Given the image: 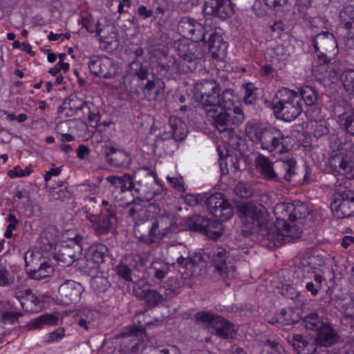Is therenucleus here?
<instances>
[{
  "instance_id": "nucleus-1",
  "label": "nucleus",
  "mask_w": 354,
  "mask_h": 354,
  "mask_svg": "<svg viewBox=\"0 0 354 354\" xmlns=\"http://www.w3.org/2000/svg\"><path fill=\"white\" fill-rule=\"evenodd\" d=\"M237 212L243 235H252L263 246L273 249L300 237L311 209L299 201L277 203L273 207L275 223H268L261 209L250 202L238 204Z\"/></svg>"
},
{
  "instance_id": "nucleus-2",
  "label": "nucleus",
  "mask_w": 354,
  "mask_h": 354,
  "mask_svg": "<svg viewBox=\"0 0 354 354\" xmlns=\"http://www.w3.org/2000/svg\"><path fill=\"white\" fill-rule=\"evenodd\" d=\"M123 84L127 90L138 91L140 89L149 100L157 96L164 82L149 71L147 65L138 59L132 61L127 66L123 77Z\"/></svg>"
},
{
  "instance_id": "nucleus-3",
  "label": "nucleus",
  "mask_w": 354,
  "mask_h": 354,
  "mask_svg": "<svg viewBox=\"0 0 354 354\" xmlns=\"http://www.w3.org/2000/svg\"><path fill=\"white\" fill-rule=\"evenodd\" d=\"M167 257L171 261V265L177 268L184 279L199 277L205 273L206 263L201 253L190 255L187 246L178 243L169 245L167 248Z\"/></svg>"
},
{
  "instance_id": "nucleus-4",
  "label": "nucleus",
  "mask_w": 354,
  "mask_h": 354,
  "mask_svg": "<svg viewBox=\"0 0 354 354\" xmlns=\"http://www.w3.org/2000/svg\"><path fill=\"white\" fill-rule=\"evenodd\" d=\"M245 131L250 140L253 143L259 145L263 149L270 152L277 151L280 153L288 151L284 143L288 138L285 137L282 132L274 127L250 121L246 124Z\"/></svg>"
},
{
  "instance_id": "nucleus-5",
  "label": "nucleus",
  "mask_w": 354,
  "mask_h": 354,
  "mask_svg": "<svg viewBox=\"0 0 354 354\" xmlns=\"http://www.w3.org/2000/svg\"><path fill=\"white\" fill-rule=\"evenodd\" d=\"M205 205L208 211L218 220L209 219V223L205 227L204 234L208 238L216 240L221 237L223 232L222 222L230 219L234 214L232 204L221 193L210 195L205 201Z\"/></svg>"
},
{
  "instance_id": "nucleus-6",
  "label": "nucleus",
  "mask_w": 354,
  "mask_h": 354,
  "mask_svg": "<svg viewBox=\"0 0 354 354\" xmlns=\"http://www.w3.org/2000/svg\"><path fill=\"white\" fill-rule=\"evenodd\" d=\"M235 96L227 91L223 97L224 104L216 111L208 113L214 127L221 132L232 133L245 120L244 113L239 106L234 107Z\"/></svg>"
},
{
  "instance_id": "nucleus-7",
  "label": "nucleus",
  "mask_w": 354,
  "mask_h": 354,
  "mask_svg": "<svg viewBox=\"0 0 354 354\" xmlns=\"http://www.w3.org/2000/svg\"><path fill=\"white\" fill-rule=\"evenodd\" d=\"M227 91H231L234 95L232 89L228 88L221 91L220 84L212 79L196 82L194 88L196 100L207 113L216 111L224 104L223 97Z\"/></svg>"
},
{
  "instance_id": "nucleus-8",
  "label": "nucleus",
  "mask_w": 354,
  "mask_h": 354,
  "mask_svg": "<svg viewBox=\"0 0 354 354\" xmlns=\"http://www.w3.org/2000/svg\"><path fill=\"white\" fill-rule=\"evenodd\" d=\"M179 59L171 57L167 63L159 62L158 66L161 71L176 70L178 73H186L194 71L201 64L203 58L201 48L194 44L186 46L179 45L178 47Z\"/></svg>"
},
{
  "instance_id": "nucleus-9",
  "label": "nucleus",
  "mask_w": 354,
  "mask_h": 354,
  "mask_svg": "<svg viewBox=\"0 0 354 354\" xmlns=\"http://www.w3.org/2000/svg\"><path fill=\"white\" fill-rule=\"evenodd\" d=\"M272 109L278 119L290 122L302 112V104L298 93L287 88H281L272 99Z\"/></svg>"
},
{
  "instance_id": "nucleus-10",
  "label": "nucleus",
  "mask_w": 354,
  "mask_h": 354,
  "mask_svg": "<svg viewBox=\"0 0 354 354\" xmlns=\"http://www.w3.org/2000/svg\"><path fill=\"white\" fill-rule=\"evenodd\" d=\"M135 192L138 201L150 202L162 198L164 189L158 183L156 172L148 167H142L135 172Z\"/></svg>"
},
{
  "instance_id": "nucleus-11",
  "label": "nucleus",
  "mask_w": 354,
  "mask_h": 354,
  "mask_svg": "<svg viewBox=\"0 0 354 354\" xmlns=\"http://www.w3.org/2000/svg\"><path fill=\"white\" fill-rule=\"evenodd\" d=\"M197 323L212 328V333L225 339H232L236 331L234 326L221 315L209 311H200L195 315Z\"/></svg>"
},
{
  "instance_id": "nucleus-12",
  "label": "nucleus",
  "mask_w": 354,
  "mask_h": 354,
  "mask_svg": "<svg viewBox=\"0 0 354 354\" xmlns=\"http://www.w3.org/2000/svg\"><path fill=\"white\" fill-rule=\"evenodd\" d=\"M84 249V238L77 234L68 241L62 243L54 254V259L62 266H71L81 257Z\"/></svg>"
},
{
  "instance_id": "nucleus-13",
  "label": "nucleus",
  "mask_w": 354,
  "mask_h": 354,
  "mask_svg": "<svg viewBox=\"0 0 354 354\" xmlns=\"http://www.w3.org/2000/svg\"><path fill=\"white\" fill-rule=\"evenodd\" d=\"M312 46L321 63V69H325L329 56H334L338 53L337 41L334 35L328 31L317 34L312 41Z\"/></svg>"
},
{
  "instance_id": "nucleus-14",
  "label": "nucleus",
  "mask_w": 354,
  "mask_h": 354,
  "mask_svg": "<svg viewBox=\"0 0 354 354\" xmlns=\"http://www.w3.org/2000/svg\"><path fill=\"white\" fill-rule=\"evenodd\" d=\"M334 215L338 218L354 216V191L340 187L333 196L330 205Z\"/></svg>"
},
{
  "instance_id": "nucleus-15",
  "label": "nucleus",
  "mask_w": 354,
  "mask_h": 354,
  "mask_svg": "<svg viewBox=\"0 0 354 354\" xmlns=\"http://www.w3.org/2000/svg\"><path fill=\"white\" fill-rule=\"evenodd\" d=\"M145 330L143 327H133L124 333V335L129 338L128 341L133 344L130 346L132 353H137L145 350L146 354H171L169 348L153 346L152 345L147 346L143 339Z\"/></svg>"
},
{
  "instance_id": "nucleus-16",
  "label": "nucleus",
  "mask_w": 354,
  "mask_h": 354,
  "mask_svg": "<svg viewBox=\"0 0 354 354\" xmlns=\"http://www.w3.org/2000/svg\"><path fill=\"white\" fill-rule=\"evenodd\" d=\"M88 64L91 73L104 79L113 78L119 69L113 59L108 57H93Z\"/></svg>"
},
{
  "instance_id": "nucleus-17",
  "label": "nucleus",
  "mask_w": 354,
  "mask_h": 354,
  "mask_svg": "<svg viewBox=\"0 0 354 354\" xmlns=\"http://www.w3.org/2000/svg\"><path fill=\"white\" fill-rule=\"evenodd\" d=\"M205 15H212L222 20L231 17L234 13V5L230 0H208L204 3Z\"/></svg>"
},
{
  "instance_id": "nucleus-18",
  "label": "nucleus",
  "mask_w": 354,
  "mask_h": 354,
  "mask_svg": "<svg viewBox=\"0 0 354 354\" xmlns=\"http://www.w3.org/2000/svg\"><path fill=\"white\" fill-rule=\"evenodd\" d=\"M102 153L106 162L111 167H127L131 163V156L127 151L105 144L102 147Z\"/></svg>"
},
{
  "instance_id": "nucleus-19",
  "label": "nucleus",
  "mask_w": 354,
  "mask_h": 354,
  "mask_svg": "<svg viewBox=\"0 0 354 354\" xmlns=\"http://www.w3.org/2000/svg\"><path fill=\"white\" fill-rule=\"evenodd\" d=\"M82 285L73 280H66L58 288L57 299L65 305L77 302L83 292Z\"/></svg>"
},
{
  "instance_id": "nucleus-20",
  "label": "nucleus",
  "mask_w": 354,
  "mask_h": 354,
  "mask_svg": "<svg viewBox=\"0 0 354 354\" xmlns=\"http://www.w3.org/2000/svg\"><path fill=\"white\" fill-rule=\"evenodd\" d=\"M133 232L135 236L141 242L146 244H153L156 242L157 234L155 233L153 218H140L136 221Z\"/></svg>"
},
{
  "instance_id": "nucleus-21",
  "label": "nucleus",
  "mask_w": 354,
  "mask_h": 354,
  "mask_svg": "<svg viewBox=\"0 0 354 354\" xmlns=\"http://www.w3.org/2000/svg\"><path fill=\"white\" fill-rule=\"evenodd\" d=\"M178 32L184 37L190 38L191 39L198 41H205L207 34L203 32V28L199 23L194 19L189 17H183L178 26Z\"/></svg>"
},
{
  "instance_id": "nucleus-22",
  "label": "nucleus",
  "mask_w": 354,
  "mask_h": 354,
  "mask_svg": "<svg viewBox=\"0 0 354 354\" xmlns=\"http://www.w3.org/2000/svg\"><path fill=\"white\" fill-rule=\"evenodd\" d=\"M133 293L137 298L145 301L149 307H156L167 299L165 295L157 290L150 288L148 286H141L138 284L133 288Z\"/></svg>"
},
{
  "instance_id": "nucleus-23",
  "label": "nucleus",
  "mask_w": 354,
  "mask_h": 354,
  "mask_svg": "<svg viewBox=\"0 0 354 354\" xmlns=\"http://www.w3.org/2000/svg\"><path fill=\"white\" fill-rule=\"evenodd\" d=\"M208 52L216 60H223L227 55L228 44L224 41L222 35L214 32L209 35L207 41Z\"/></svg>"
},
{
  "instance_id": "nucleus-24",
  "label": "nucleus",
  "mask_w": 354,
  "mask_h": 354,
  "mask_svg": "<svg viewBox=\"0 0 354 354\" xmlns=\"http://www.w3.org/2000/svg\"><path fill=\"white\" fill-rule=\"evenodd\" d=\"M229 252L222 247H217L208 253V258L212 266L222 276H225L232 269L233 266L229 267L227 259L229 258Z\"/></svg>"
},
{
  "instance_id": "nucleus-25",
  "label": "nucleus",
  "mask_w": 354,
  "mask_h": 354,
  "mask_svg": "<svg viewBox=\"0 0 354 354\" xmlns=\"http://www.w3.org/2000/svg\"><path fill=\"white\" fill-rule=\"evenodd\" d=\"M296 165V160L293 158L286 157L276 161L277 182H281L283 180L287 182L292 181L297 174Z\"/></svg>"
},
{
  "instance_id": "nucleus-26",
  "label": "nucleus",
  "mask_w": 354,
  "mask_h": 354,
  "mask_svg": "<svg viewBox=\"0 0 354 354\" xmlns=\"http://www.w3.org/2000/svg\"><path fill=\"white\" fill-rule=\"evenodd\" d=\"M288 342L298 354H313L315 348L312 338L300 334L289 335Z\"/></svg>"
},
{
  "instance_id": "nucleus-27",
  "label": "nucleus",
  "mask_w": 354,
  "mask_h": 354,
  "mask_svg": "<svg viewBox=\"0 0 354 354\" xmlns=\"http://www.w3.org/2000/svg\"><path fill=\"white\" fill-rule=\"evenodd\" d=\"M115 222L116 216L115 211L111 207L106 208L104 211L100 214V217L97 224H94V231L98 236L106 234L111 230Z\"/></svg>"
},
{
  "instance_id": "nucleus-28",
  "label": "nucleus",
  "mask_w": 354,
  "mask_h": 354,
  "mask_svg": "<svg viewBox=\"0 0 354 354\" xmlns=\"http://www.w3.org/2000/svg\"><path fill=\"white\" fill-rule=\"evenodd\" d=\"M255 163L265 180L277 182L276 162H272L268 157L259 154L255 160Z\"/></svg>"
},
{
  "instance_id": "nucleus-29",
  "label": "nucleus",
  "mask_w": 354,
  "mask_h": 354,
  "mask_svg": "<svg viewBox=\"0 0 354 354\" xmlns=\"http://www.w3.org/2000/svg\"><path fill=\"white\" fill-rule=\"evenodd\" d=\"M109 248L104 244H93L86 250L85 259L88 263L97 266L109 257Z\"/></svg>"
},
{
  "instance_id": "nucleus-30",
  "label": "nucleus",
  "mask_w": 354,
  "mask_h": 354,
  "mask_svg": "<svg viewBox=\"0 0 354 354\" xmlns=\"http://www.w3.org/2000/svg\"><path fill=\"white\" fill-rule=\"evenodd\" d=\"M218 151L219 152L220 167L223 173L225 170L228 171L229 169H231L234 174L241 170V163L244 162V158L241 155L239 156L236 154H228L224 160L219 149H218Z\"/></svg>"
},
{
  "instance_id": "nucleus-31",
  "label": "nucleus",
  "mask_w": 354,
  "mask_h": 354,
  "mask_svg": "<svg viewBox=\"0 0 354 354\" xmlns=\"http://www.w3.org/2000/svg\"><path fill=\"white\" fill-rule=\"evenodd\" d=\"M315 342L322 346H330L337 342V335L330 326L324 324L317 331Z\"/></svg>"
},
{
  "instance_id": "nucleus-32",
  "label": "nucleus",
  "mask_w": 354,
  "mask_h": 354,
  "mask_svg": "<svg viewBox=\"0 0 354 354\" xmlns=\"http://www.w3.org/2000/svg\"><path fill=\"white\" fill-rule=\"evenodd\" d=\"M54 272L53 266L45 258L36 267L27 273L28 277L35 280H41L50 277Z\"/></svg>"
},
{
  "instance_id": "nucleus-33",
  "label": "nucleus",
  "mask_w": 354,
  "mask_h": 354,
  "mask_svg": "<svg viewBox=\"0 0 354 354\" xmlns=\"http://www.w3.org/2000/svg\"><path fill=\"white\" fill-rule=\"evenodd\" d=\"M154 231L157 234L156 242L160 241L166 236L171 230L172 221L168 216H162L156 218H152Z\"/></svg>"
},
{
  "instance_id": "nucleus-34",
  "label": "nucleus",
  "mask_w": 354,
  "mask_h": 354,
  "mask_svg": "<svg viewBox=\"0 0 354 354\" xmlns=\"http://www.w3.org/2000/svg\"><path fill=\"white\" fill-rule=\"evenodd\" d=\"M169 124L172 138L175 142H180L186 138L188 133L187 124L179 118L171 117L169 120Z\"/></svg>"
},
{
  "instance_id": "nucleus-35",
  "label": "nucleus",
  "mask_w": 354,
  "mask_h": 354,
  "mask_svg": "<svg viewBox=\"0 0 354 354\" xmlns=\"http://www.w3.org/2000/svg\"><path fill=\"white\" fill-rule=\"evenodd\" d=\"M89 103L88 101L80 99L77 95H71L64 101L62 107L80 116L85 109H88Z\"/></svg>"
},
{
  "instance_id": "nucleus-36",
  "label": "nucleus",
  "mask_w": 354,
  "mask_h": 354,
  "mask_svg": "<svg viewBox=\"0 0 354 354\" xmlns=\"http://www.w3.org/2000/svg\"><path fill=\"white\" fill-rule=\"evenodd\" d=\"M183 279V278L181 277ZM187 279L183 281L180 280L177 277H171L167 279L164 285L160 287V290H165V296L167 299L171 298L179 292L180 288L184 285H189L186 281Z\"/></svg>"
},
{
  "instance_id": "nucleus-37",
  "label": "nucleus",
  "mask_w": 354,
  "mask_h": 354,
  "mask_svg": "<svg viewBox=\"0 0 354 354\" xmlns=\"http://www.w3.org/2000/svg\"><path fill=\"white\" fill-rule=\"evenodd\" d=\"M121 185L120 186L118 194L114 196V201L116 203L122 202L124 197L122 194L127 191L136 190L135 185V174L131 176L130 174H124L122 176Z\"/></svg>"
},
{
  "instance_id": "nucleus-38",
  "label": "nucleus",
  "mask_w": 354,
  "mask_h": 354,
  "mask_svg": "<svg viewBox=\"0 0 354 354\" xmlns=\"http://www.w3.org/2000/svg\"><path fill=\"white\" fill-rule=\"evenodd\" d=\"M153 19L160 26H163L167 21L166 12L169 10V6L165 0H156L153 3Z\"/></svg>"
},
{
  "instance_id": "nucleus-39",
  "label": "nucleus",
  "mask_w": 354,
  "mask_h": 354,
  "mask_svg": "<svg viewBox=\"0 0 354 354\" xmlns=\"http://www.w3.org/2000/svg\"><path fill=\"white\" fill-rule=\"evenodd\" d=\"M58 322L57 317L50 314H44L36 319H32L28 324L29 330H36L41 328L44 325H56Z\"/></svg>"
},
{
  "instance_id": "nucleus-40",
  "label": "nucleus",
  "mask_w": 354,
  "mask_h": 354,
  "mask_svg": "<svg viewBox=\"0 0 354 354\" xmlns=\"http://www.w3.org/2000/svg\"><path fill=\"white\" fill-rule=\"evenodd\" d=\"M293 316H295V314L291 308L282 309L279 313L272 317V323L282 326H290L297 322V319Z\"/></svg>"
},
{
  "instance_id": "nucleus-41",
  "label": "nucleus",
  "mask_w": 354,
  "mask_h": 354,
  "mask_svg": "<svg viewBox=\"0 0 354 354\" xmlns=\"http://www.w3.org/2000/svg\"><path fill=\"white\" fill-rule=\"evenodd\" d=\"M149 272L155 278L161 280L165 277L169 271L167 263L160 259L153 261L149 268Z\"/></svg>"
},
{
  "instance_id": "nucleus-42",
  "label": "nucleus",
  "mask_w": 354,
  "mask_h": 354,
  "mask_svg": "<svg viewBox=\"0 0 354 354\" xmlns=\"http://www.w3.org/2000/svg\"><path fill=\"white\" fill-rule=\"evenodd\" d=\"M46 257H44L41 252L28 250L24 255L26 271L28 273L31 271L35 267L42 261Z\"/></svg>"
},
{
  "instance_id": "nucleus-43",
  "label": "nucleus",
  "mask_w": 354,
  "mask_h": 354,
  "mask_svg": "<svg viewBox=\"0 0 354 354\" xmlns=\"http://www.w3.org/2000/svg\"><path fill=\"white\" fill-rule=\"evenodd\" d=\"M302 325L308 330L317 331L321 327H323L324 323L317 313H310L304 317Z\"/></svg>"
},
{
  "instance_id": "nucleus-44",
  "label": "nucleus",
  "mask_w": 354,
  "mask_h": 354,
  "mask_svg": "<svg viewBox=\"0 0 354 354\" xmlns=\"http://www.w3.org/2000/svg\"><path fill=\"white\" fill-rule=\"evenodd\" d=\"M208 223L209 219L200 215H193L187 221V227L191 230L199 232L203 234Z\"/></svg>"
},
{
  "instance_id": "nucleus-45",
  "label": "nucleus",
  "mask_w": 354,
  "mask_h": 354,
  "mask_svg": "<svg viewBox=\"0 0 354 354\" xmlns=\"http://www.w3.org/2000/svg\"><path fill=\"white\" fill-rule=\"evenodd\" d=\"M298 96L307 106H314L317 100V95L315 90L310 86H304L299 90Z\"/></svg>"
},
{
  "instance_id": "nucleus-46",
  "label": "nucleus",
  "mask_w": 354,
  "mask_h": 354,
  "mask_svg": "<svg viewBox=\"0 0 354 354\" xmlns=\"http://www.w3.org/2000/svg\"><path fill=\"white\" fill-rule=\"evenodd\" d=\"M50 195L55 200L64 201L71 198L73 195L72 190L59 183L56 187H50L49 189Z\"/></svg>"
},
{
  "instance_id": "nucleus-47",
  "label": "nucleus",
  "mask_w": 354,
  "mask_h": 354,
  "mask_svg": "<svg viewBox=\"0 0 354 354\" xmlns=\"http://www.w3.org/2000/svg\"><path fill=\"white\" fill-rule=\"evenodd\" d=\"M339 18L344 23V28L351 29L352 24L354 23V6L346 5L339 12Z\"/></svg>"
},
{
  "instance_id": "nucleus-48",
  "label": "nucleus",
  "mask_w": 354,
  "mask_h": 354,
  "mask_svg": "<svg viewBox=\"0 0 354 354\" xmlns=\"http://www.w3.org/2000/svg\"><path fill=\"white\" fill-rule=\"evenodd\" d=\"M339 122L349 134L354 136V112H344L339 115Z\"/></svg>"
},
{
  "instance_id": "nucleus-49",
  "label": "nucleus",
  "mask_w": 354,
  "mask_h": 354,
  "mask_svg": "<svg viewBox=\"0 0 354 354\" xmlns=\"http://www.w3.org/2000/svg\"><path fill=\"white\" fill-rule=\"evenodd\" d=\"M339 165L342 168L340 170H339L338 174L340 175L351 174V176L348 178H354V173L353 174V162L352 160V157L346 152V151L344 154V162Z\"/></svg>"
},
{
  "instance_id": "nucleus-50",
  "label": "nucleus",
  "mask_w": 354,
  "mask_h": 354,
  "mask_svg": "<svg viewBox=\"0 0 354 354\" xmlns=\"http://www.w3.org/2000/svg\"><path fill=\"white\" fill-rule=\"evenodd\" d=\"M341 79L346 91L354 95V70L348 69L341 75Z\"/></svg>"
},
{
  "instance_id": "nucleus-51",
  "label": "nucleus",
  "mask_w": 354,
  "mask_h": 354,
  "mask_svg": "<svg viewBox=\"0 0 354 354\" xmlns=\"http://www.w3.org/2000/svg\"><path fill=\"white\" fill-rule=\"evenodd\" d=\"M142 201H138V198H134L131 201H122L118 203V206L120 207H129L128 214L131 217H135L142 209L141 205Z\"/></svg>"
},
{
  "instance_id": "nucleus-52",
  "label": "nucleus",
  "mask_w": 354,
  "mask_h": 354,
  "mask_svg": "<svg viewBox=\"0 0 354 354\" xmlns=\"http://www.w3.org/2000/svg\"><path fill=\"white\" fill-rule=\"evenodd\" d=\"M344 149L339 150L337 152H334L328 159V164L330 168L335 172H339L341 169L340 163L344 162Z\"/></svg>"
},
{
  "instance_id": "nucleus-53",
  "label": "nucleus",
  "mask_w": 354,
  "mask_h": 354,
  "mask_svg": "<svg viewBox=\"0 0 354 354\" xmlns=\"http://www.w3.org/2000/svg\"><path fill=\"white\" fill-rule=\"evenodd\" d=\"M324 277L320 274H315L314 276V282L308 281L306 284V290L311 293L313 296H316L319 290H321L322 287V282L324 281Z\"/></svg>"
},
{
  "instance_id": "nucleus-54",
  "label": "nucleus",
  "mask_w": 354,
  "mask_h": 354,
  "mask_svg": "<svg viewBox=\"0 0 354 354\" xmlns=\"http://www.w3.org/2000/svg\"><path fill=\"white\" fill-rule=\"evenodd\" d=\"M28 303L21 302V305L24 309L29 312H37L41 309L40 300L35 295H30Z\"/></svg>"
},
{
  "instance_id": "nucleus-55",
  "label": "nucleus",
  "mask_w": 354,
  "mask_h": 354,
  "mask_svg": "<svg viewBox=\"0 0 354 354\" xmlns=\"http://www.w3.org/2000/svg\"><path fill=\"white\" fill-rule=\"evenodd\" d=\"M142 258L139 255L129 254L125 255L121 261L129 267L131 270L136 269L139 264H141Z\"/></svg>"
},
{
  "instance_id": "nucleus-56",
  "label": "nucleus",
  "mask_w": 354,
  "mask_h": 354,
  "mask_svg": "<svg viewBox=\"0 0 354 354\" xmlns=\"http://www.w3.org/2000/svg\"><path fill=\"white\" fill-rule=\"evenodd\" d=\"M91 106L93 105L91 103L88 105V109H85L82 114L80 115V118H87L91 126H97L98 125V122L100 121V115L99 113H95L91 111Z\"/></svg>"
},
{
  "instance_id": "nucleus-57",
  "label": "nucleus",
  "mask_w": 354,
  "mask_h": 354,
  "mask_svg": "<svg viewBox=\"0 0 354 354\" xmlns=\"http://www.w3.org/2000/svg\"><path fill=\"white\" fill-rule=\"evenodd\" d=\"M115 272L118 276L122 278L124 280L127 281H131V274L133 270H131L127 266L123 263L121 261L119 264L115 267Z\"/></svg>"
},
{
  "instance_id": "nucleus-58",
  "label": "nucleus",
  "mask_w": 354,
  "mask_h": 354,
  "mask_svg": "<svg viewBox=\"0 0 354 354\" xmlns=\"http://www.w3.org/2000/svg\"><path fill=\"white\" fill-rule=\"evenodd\" d=\"M167 180L169 185L174 189L179 192H185V187L183 183V180L181 176L180 177H170L167 176Z\"/></svg>"
},
{
  "instance_id": "nucleus-59",
  "label": "nucleus",
  "mask_w": 354,
  "mask_h": 354,
  "mask_svg": "<svg viewBox=\"0 0 354 354\" xmlns=\"http://www.w3.org/2000/svg\"><path fill=\"white\" fill-rule=\"evenodd\" d=\"M8 221L10 222V224L6 227L4 236L7 239H10L12 236V231L15 230L18 224V221L16 216L12 214H8Z\"/></svg>"
},
{
  "instance_id": "nucleus-60",
  "label": "nucleus",
  "mask_w": 354,
  "mask_h": 354,
  "mask_svg": "<svg viewBox=\"0 0 354 354\" xmlns=\"http://www.w3.org/2000/svg\"><path fill=\"white\" fill-rule=\"evenodd\" d=\"M288 0H263L265 5L272 10H281L287 3Z\"/></svg>"
},
{
  "instance_id": "nucleus-61",
  "label": "nucleus",
  "mask_w": 354,
  "mask_h": 354,
  "mask_svg": "<svg viewBox=\"0 0 354 354\" xmlns=\"http://www.w3.org/2000/svg\"><path fill=\"white\" fill-rule=\"evenodd\" d=\"M90 315H92V314H88L84 317H81L77 322L78 325L86 330L93 329L95 328V324L93 321L91 320V317Z\"/></svg>"
},
{
  "instance_id": "nucleus-62",
  "label": "nucleus",
  "mask_w": 354,
  "mask_h": 354,
  "mask_svg": "<svg viewBox=\"0 0 354 354\" xmlns=\"http://www.w3.org/2000/svg\"><path fill=\"white\" fill-rule=\"evenodd\" d=\"M234 193L243 198H247L251 196L250 189L243 183H238L234 189Z\"/></svg>"
},
{
  "instance_id": "nucleus-63",
  "label": "nucleus",
  "mask_w": 354,
  "mask_h": 354,
  "mask_svg": "<svg viewBox=\"0 0 354 354\" xmlns=\"http://www.w3.org/2000/svg\"><path fill=\"white\" fill-rule=\"evenodd\" d=\"M65 335V330L64 328H59L55 331L48 334L47 343L57 342L62 339Z\"/></svg>"
},
{
  "instance_id": "nucleus-64",
  "label": "nucleus",
  "mask_w": 354,
  "mask_h": 354,
  "mask_svg": "<svg viewBox=\"0 0 354 354\" xmlns=\"http://www.w3.org/2000/svg\"><path fill=\"white\" fill-rule=\"evenodd\" d=\"M106 180L114 187V190L112 191V195L114 197L115 194H118L122 176H111L106 178Z\"/></svg>"
}]
</instances>
